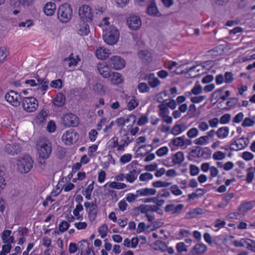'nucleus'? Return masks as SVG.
I'll return each instance as SVG.
<instances>
[{
    "mask_svg": "<svg viewBox=\"0 0 255 255\" xmlns=\"http://www.w3.org/2000/svg\"><path fill=\"white\" fill-rule=\"evenodd\" d=\"M9 54L7 47L5 46L0 47V62L3 61Z\"/></svg>",
    "mask_w": 255,
    "mask_h": 255,
    "instance_id": "obj_53",
    "label": "nucleus"
},
{
    "mask_svg": "<svg viewBox=\"0 0 255 255\" xmlns=\"http://www.w3.org/2000/svg\"><path fill=\"white\" fill-rule=\"evenodd\" d=\"M210 140L208 139V136L203 135L195 139L194 140V143L197 145H206L209 144Z\"/></svg>",
    "mask_w": 255,
    "mask_h": 255,
    "instance_id": "obj_42",
    "label": "nucleus"
},
{
    "mask_svg": "<svg viewBox=\"0 0 255 255\" xmlns=\"http://www.w3.org/2000/svg\"><path fill=\"white\" fill-rule=\"evenodd\" d=\"M106 185L108 186L110 188L116 189H123L127 186L125 183L116 181L108 182L106 183Z\"/></svg>",
    "mask_w": 255,
    "mask_h": 255,
    "instance_id": "obj_40",
    "label": "nucleus"
},
{
    "mask_svg": "<svg viewBox=\"0 0 255 255\" xmlns=\"http://www.w3.org/2000/svg\"><path fill=\"white\" fill-rule=\"evenodd\" d=\"M226 154L221 151H216L213 154V158L215 160H222L225 158Z\"/></svg>",
    "mask_w": 255,
    "mask_h": 255,
    "instance_id": "obj_58",
    "label": "nucleus"
},
{
    "mask_svg": "<svg viewBox=\"0 0 255 255\" xmlns=\"http://www.w3.org/2000/svg\"><path fill=\"white\" fill-rule=\"evenodd\" d=\"M188 71L190 73H192L193 72L199 73V74H197L193 76V77H195L199 76L200 74L204 72V68L202 66L199 65L190 67Z\"/></svg>",
    "mask_w": 255,
    "mask_h": 255,
    "instance_id": "obj_46",
    "label": "nucleus"
},
{
    "mask_svg": "<svg viewBox=\"0 0 255 255\" xmlns=\"http://www.w3.org/2000/svg\"><path fill=\"white\" fill-rule=\"evenodd\" d=\"M89 22L80 19L76 27V30L78 35L81 36H86L89 35L90 29L88 22Z\"/></svg>",
    "mask_w": 255,
    "mask_h": 255,
    "instance_id": "obj_9",
    "label": "nucleus"
},
{
    "mask_svg": "<svg viewBox=\"0 0 255 255\" xmlns=\"http://www.w3.org/2000/svg\"><path fill=\"white\" fill-rule=\"evenodd\" d=\"M37 150L38 157L45 159L49 157L51 151L52 146L48 140L40 141L37 144Z\"/></svg>",
    "mask_w": 255,
    "mask_h": 255,
    "instance_id": "obj_3",
    "label": "nucleus"
},
{
    "mask_svg": "<svg viewBox=\"0 0 255 255\" xmlns=\"http://www.w3.org/2000/svg\"><path fill=\"white\" fill-rule=\"evenodd\" d=\"M79 139L78 133L73 129H69L63 133L62 141L66 145H70L76 142Z\"/></svg>",
    "mask_w": 255,
    "mask_h": 255,
    "instance_id": "obj_7",
    "label": "nucleus"
},
{
    "mask_svg": "<svg viewBox=\"0 0 255 255\" xmlns=\"http://www.w3.org/2000/svg\"><path fill=\"white\" fill-rule=\"evenodd\" d=\"M148 116L146 115H141L137 121V125L141 126H143L148 122Z\"/></svg>",
    "mask_w": 255,
    "mask_h": 255,
    "instance_id": "obj_63",
    "label": "nucleus"
},
{
    "mask_svg": "<svg viewBox=\"0 0 255 255\" xmlns=\"http://www.w3.org/2000/svg\"><path fill=\"white\" fill-rule=\"evenodd\" d=\"M136 193L139 196H154L157 193V190L153 188H142L136 191Z\"/></svg>",
    "mask_w": 255,
    "mask_h": 255,
    "instance_id": "obj_22",
    "label": "nucleus"
},
{
    "mask_svg": "<svg viewBox=\"0 0 255 255\" xmlns=\"http://www.w3.org/2000/svg\"><path fill=\"white\" fill-rule=\"evenodd\" d=\"M122 140L123 143L121 144L118 143V145L116 147L117 150L119 152H123L125 150V148L127 146L130 142V140L127 134H125L122 136Z\"/></svg>",
    "mask_w": 255,
    "mask_h": 255,
    "instance_id": "obj_32",
    "label": "nucleus"
},
{
    "mask_svg": "<svg viewBox=\"0 0 255 255\" xmlns=\"http://www.w3.org/2000/svg\"><path fill=\"white\" fill-rule=\"evenodd\" d=\"M78 16L80 20L92 21L94 17V11L90 5L83 4L78 8Z\"/></svg>",
    "mask_w": 255,
    "mask_h": 255,
    "instance_id": "obj_5",
    "label": "nucleus"
},
{
    "mask_svg": "<svg viewBox=\"0 0 255 255\" xmlns=\"http://www.w3.org/2000/svg\"><path fill=\"white\" fill-rule=\"evenodd\" d=\"M229 128L228 127H223L218 128L216 133L219 139H224L229 135Z\"/></svg>",
    "mask_w": 255,
    "mask_h": 255,
    "instance_id": "obj_34",
    "label": "nucleus"
},
{
    "mask_svg": "<svg viewBox=\"0 0 255 255\" xmlns=\"http://www.w3.org/2000/svg\"><path fill=\"white\" fill-rule=\"evenodd\" d=\"M128 27L133 30L138 29L141 25V21L138 16L135 15H130L127 20Z\"/></svg>",
    "mask_w": 255,
    "mask_h": 255,
    "instance_id": "obj_12",
    "label": "nucleus"
},
{
    "mask_svg": "<svg viewBox=\"0 0 255 255\" xmlns=\"http://www.w3.org/2000/svg\"><path fill=\"white\" fill-rule=\"evenodd\" d=\"M137 89L139 93H144L147 92L149 90V87L147 84L144 82H141L138 84Z\"/></svg>",
    "mask_w": 255,
    "mask_h": 255,
    "instance_id": "obj_62",
    "label": "nucleus"
},
{
    "mask_svg": "<svg viewBox=\"0 0 255 255\" xmlns=\"http://www.w3.org/2000/svg\"><path fill=\"white\" fill-rule=\"evenodd\" d=\"M118 145V139L116 136L111 138L107 142V147L109 149H114Z\"/></svg>",
    "mask_w": 255,
    "mask_h": 255,
    "instance_id": "obj_52",
    "label": "nucleus"
},
{
    "mask_svg": "<svg viewBox=\"0 0 255 255\" xmlns=\"http://www.w3.org/2000/svg\"><path fill=\"white\" fill-rule=\"evenodd\" d=\"M57 14L59 20L63 23H66L72 18L73 10L70 4L64 3L58 8Z\"/></svg>",
    "mask_w": 255,
    "mask_h": 255,
    "instance_id": "obj_2",
    "label": "nucleus"
},
{
    "mask_svg": "<svg viewBox=\"0 0 255 255\" xmlns=\"http://www.w3.org/2000/svg\"><path fill=\"white\" fill-rule=\"evenodd\" d=\"M199 133L198 129L196 128H192L187 132V136L191 138L196 137Z\"/></svg>",
    "mask_w": 255,
    "mask_h": 255,
    "instance_id": "obj_64",
    "label": "nucleus"
},
{
    "mask_svg": "<svg viewBox=\"0 0 255 255\" xmlns=\"http://www.w3.org/2000/svg\"><path fill=\"white\" fill-rule=\"evenodd\" d=\"M161 226V223L158 222H151L149 225L146 226V231L148 233L153 231L157 228H159Z\"/></svg>",
    "mask_w": 255,
    "mask_h": 255,
    "instance_id": "obj_56",
    "label": "nucleus"
},
{
    "mask_svg": "<svg viewBox=\"0 0 255 255\" xmlns=\"http://www.w3.org/2000/svg\"><path fill=\"white\" fill-rule=\"evenodd\" d=\"M134 165V163L133 161H132L130 164H128L126 167L127 169H130V170L129 171V172L125 174V179L127 182L130 183H133L137 177L136 170L134 169H131Z\"/></svg>",
    "mask_w": 255,
    "mask_h": 255,
    "instance_id": "obj_15",
    "label": "nucleus"
},
{
    "mask_svg": "<svg viewBox=\"0 0 255 255\" xmlns=\"http://www.w3.org/2000/svg\"><path fill=\"white\" fill-rule=\"evenodd\" d=\"M171 185V183L158 180L154 181L152 183V185L155 188H166Z\"/></svg>",
    "mask_w": 255,
    "mask_h": 255,
    "instance_id": "obj_47",
    "label": "nucleus"
},
{
    "mask_svg": "<svg viewBox=\"0 0 255 255\" xmlns=\"http://www.w3.org/2000/svg\"><path fill=\"white\" fill-rule=\"evenodd\" d=\"M191 235L190 232L186 229H182L180 230L179 233L177 234V239L178 240H182L184 238H187Z\"/></svg>",
    "mask_w": 255,
    "mask_h": 255,
    "instance_id": "obj_55",
    "label": "nucleus"
},
{
    "mask_svg": "<svg viewBox=\"0 0 255 255\" xmlns=\"http://www.w3.org/2000/svg\"><path fill=\"white\" fill-rule=\"evenodd\" d=\"M65 97L62 93H58L53 99V105L57 107H61L65 104Z\"/></svg>",
    "mask_w": 255,
    "mask_h": 255,
    "instance_id": "obj_28",
    "label": "nucleus"
},
{
    "mask_svg": "<svg viewBox=\"0 0 255 255\" xmlns=\"http://www.w3.org/2000/svg\"><path fill=\"white\" fill-rule=\"evenodd\" d=\"M169 152V149L167 146H164L158 148L155 152L158 157H163L166 155Z\"/></svg>",
    "mask_w": 255,
    "mask_h": 255,
    "instance_id": "obj_54",
    "label": "nucleus"
},
{
    "mask_svg": "<svg viewBox=\"0 0 255 255\" xmlns=\"http://www.w3.org/2000/svg\"><path fill=\"white\" fill-rule=\"evenodd\" d=\"M21 103L23 109L28 113L35 111L38 107V103L37 99L33 97L23 98Z\"/></svg>",
    "mask_w": 255,
    "mask_h": 255,
    "instance_id": "obj_6",
    "label": "nucleus"
},
{
    "mask_svg": "<svg viewBox=\"0 0 255 255\" xmlns=\"http://www.w3.org/2000/svg\"><path fill=\"white\" fill-rule=\"evenodd\" d=\"M146 79L150 87L155 88L158 86L160 83V81L155 77L154 73H150L146 76Z\"/></svg>",
    "mask_w": 255,
    "mask_h": 255,
    "instance_id": "obj_24",
    "label": "nucleus"
},
{
    "mask_svg": "<svg viewBox=\"0 0 255 255\" xmlns=\"http://www.w3.org/2000/svg\"><path fill=\"white\" fill-rule=\"evenodd\" d=\"M84 206L88 211L90 221L91 222L94 221L97 217L98 212L97 206L95 204L91 203L89 202H86L84 203Z\"/></svg>",
    "mask_w": 255,
    "mask_h": 255,
    "instance_id": "obj_13",
    "label": "nucleus"
},
{
    "mask_svg": "<svg viewBox=\"0 0 255 255\" xmlns=\"http://www.w3.org/2000/svg\"><path fill=\"white\" fill-rule=\"evenodd\" d=\"M172 143L176 146L182 147L184 145H190L191 144V141L186 138L185 136H181L173 138Z\"/></svg>",
    "mask_w": 255,
    "mask_h": 255,
    "instance_id": "obj_21",
    "label": "nucleus"
},
{
    "mask_svg": "<svg viewBox=\"0 0 255 255\" xmlns=\"http://www.w3.org/2000/svg\"><path fill=\"white\" fill-rule=\"evenodd\" d=\"M97 67L99 73L104 78H110L111 76V70L107 63H100L98 64Z\"/></svg>",
    "mask_w": 255,
    "mask_h": 255,
    "instance_id": "obj_19",
    "label": "nucleus"
},
{
    "mask_svg": "<svg viewBox=\"0 0 255 255\" xmlns=\"http://www.w3.org/2000/svg\"><path fill=\"white\" fill-rule=\"evenodd\" d=\"M255 124V118H246L242 122V126L244 127H252Z\"/></svg>",
    "mask_w": 255,
    "mask_h": 255,
    "instance_id": "obj_51",
    "label": "nucleus"
},
{
    "mask_svg": "<svg viewBox=\"0 0 255 255\" xmlns=\"http://www.w3.org/2000/svg\"><path fill=\"white\" fill-rule=\"evenodd\" d=\"M110 64L114 69L119 70L125 67L126 61L119 56H113L110 59Z\"/></svg>",
    "mask_w": 255,
    "mask_h": 255,
    "instance_id": "obj_11",
    "label": "nucleus"
},
{
    "mask_svg": "<svg viewBox=\"0 0 255 255\" xmlns=\"http://www.w3.org/2000/svg\"><path fill=\"white\" fill-rule=\"evenodd\" d=\"M171 193L175 196H179L183 194L182 191L179 187L176 185H172L170 188Z\"/></svg>",
    "mask_w": 255,
    "mask_h": 255,
    "instance_id": "obj_50",
    "label": "nucleus"
},
{
    "mask_svg": "<svg viewBox=\"0 0 255 255\" xmlns=\"http://www.w3.org/2000/svg\"><path fill=\"white\" fill-rule=\"evenodd\" d=\"M153 178V176L151 173L149 172H145L140 174L139 176V180L141 181H148Z\"/></svg>",
    "mask_w": 255,
    "mask_h": 255,
    "instance_id": "obj_60",
    "label": "nucleus"
},
{
    "mask_svg": "<svg viewBox=\"0 0 255 255\" xmlns=\"http://www.w3.org/2000/svg\"><path fill=\"white\" fill-rule=\"evenodd\" d=\"M255 206V201L245 202L242 203L239 208L241 213H246L253 208Z\"/></svg>",
    "mask_w": 255,
    "mask_h": 255,
    "instance_id": "obj_31",
    "label": "nucleus"
},
{
    "mask_svg": "<svg viewBox=\"0 0 255 255\" xmlns=\"http://www.w3.org/2000/svg\"><path fill=\"white\" fill-rule=\"evenodd\" d=\"M138 105V102L135 97H132L128 103V109L131 111L134 109Z\"/></svg>",
    "mask_w": 255,
    "mask_h": 255,
    "instance_id": "obj_61",
    "label": "nucleus"
},
{
    "mask_svg": "<svg viewBox=\"0 0 255 255\" xmlns=\"http://www.w3.org/2000/svg\"><path fill=\"white\" fill-rule=\"evenodd\" d=\"M202 91V89L201 85L199 84L196 83L193 88L192 89L191 92H187L185 93L186 96H191V94L195 95H198L200 94Z\"/></svg>",
    "mask_w": 255,
    "mask_h": 255,
    "instance_id": "obj_43",
    "label": "nucleus"
},
{
    "mask_svg": "<svg viewBox=\"0 0 255 255\" xmlns=\"http://www.w3.org/2000/svg\"><path fill=\"white\" fill-rule=\"evenodd\" d=\"M65 61H67L69 67H74L76 66L80 59L78 55H74L73 53L71 54L69 56L65 59Z\"/></svg>",
    "mask_w": 255,
    "mask_h": 255,
    "instance_id": "obj_30",
    "label": "nucleus"
},
{
    "mask_svg": "<svg viewBox=\"0 0 255 255\" xmlns=\"http://www.w3.org/2000/svg\"><path fill=\"white\" fill-rule=\"evenodd\" d=\"M5 173L3 169H0V194L4 190L7 186V181L4 177Z\"/></svg>",
    "mask_w": 255,
    "mask_h": 255,
    "instance_id": "obj_38",
    "label": "nucleus"
},
{
    "mask_svg": "<svg viewBox=\"0 0 255 255\" xmlns=\"http://www.w3.org/2000/svg\"><path fill=\"white\" fill-rule=\"evenodd\" d=\"M207 251V247L203 244L196 245L192 249L191 253L193 255H201Z\"/></svg>",
    "mask_w": 255,
    "mask_h": 255,
    "instance_id": "obj_35",
    "label": "nucleus"
},
{
    "mask_svg": "<svg viewBox=\"0 0 255 255\" xmlns=\"http://www.w3.org/2000/svg\"><path fill=\"white\" fill-rule=\"evenodd\" d=\"M138 55L139 58L146 61L149 60L151 57V54L148 50L140 51L138 53Z\"/></svg>",
    "mask_w": 255,
    "mask_h": 255,
    "instance_id": "obj_57",
    "label": "nucleus"
},
{
    "mask_svg": "<svg viewBox=\"0 0 255 255\" xmlns=\"http://www.w3.org/2000/svg\"><path fill=\"white\" fill-rule=\"evenodd\" d=\"M186 129V127L184 125L178 124L175 125L172 129V133L174 135H178Z\"/></svg>",
    "mask_w": 255,
    "mask_h": 255,
    "instance_id": "obj_44",
    "label": "nucleus"
},
{
    "mask_svg": "<svg viewBox=\"0 0 255 255\" xmlns=\"http://www.w3.org/2000/svg\"><path fill=\"white\" fill-rule=\"evenodd\" d=\"M5 100L12 106L17 107L20 105L22 98L17 92L11 90L5 95Z\"/></svg>",
    "mask_w": 255,
    "mask_h": 255,
    "instance_id": "obj_8",
    "label": "nucleus"
},
{
    "mask_svg": "<svg viewBox=\"0 0 255 255\" xmlns=\"http://www.w3.org/2000/svg\"><path fill=\"white\" fill-rule=\"evenodd\" d=\"M111 81L114 85H118L121 83L123 81L122 75L118 72H113L111 74Z\"/></svg>",
    "mask_w": 255,
    "mask_h": 255,
    "instance_id": "obj_36",
    "label": "nucleus"
},
{
    "mask_svg": "<svg viewBox=\"0 0 255 255\" xmlns=\"http://www.w3.org/2000/svg\"><path fill=\"white\" fill-rule=\"evenodd\" d=\"M152 150L150 144H146L139 147L136 151V155L137 157H141L145 156L149 151Z\"/></svg>",
    "mask_w": 255,
    "mask_h": 255,
    "instance_id": "obj_23",
    "label": "nucleus"
},
{
    "mask_svg": "<svg viewBox=\"0 0 255 255\" xmlns=\"http://www.w3.org/2000/svg\"><path fill=\"white\" fill-rule=\"evenodd\" d=\"M21 147L19 143L16 142H12V144H7L5 147L4 150L5 152L8 154L14 155L20 152Z\"/></svg>",
    "mask_w": 255,
    "mask_h": 255,
    "instance_id": "obj_17",
    "label": "nucleus"
},
{
    "mask_svg": "<svg viewBox=\"0 0 255 255\" xmlns=\"http://www.w3.org/2000/svg\"><path fill=\"white\" fill-rule=\"evenodd\" d=\"M33 161L31 157L25 155L18 159L17 166L18 170L21 173L28 172L33 167Z\"/></svg>",
    "mask_w": 255,
    "mask_h": 255,
    "instance_id": "obj_4",
    "label": "nucleus"
},
{
    "mask_svg": "<svg viewBox=\"0 0 255 255\" xmlns=\"http://www.w3.org/2000/svg\"><path fill=\"white\" fill-rule=\"evenodd\" d=\"M94 189V182H92L91 184H90L83 193V195L85 196V198L88 200H90L91 198V195L92 191Z\"/></svg>",
    "mask_w": 255,
    "mask_h": 255,
    "instance_id": "obj_49",
    "label": "nucleus"
},
{
    "mask_svg": "<svg viewBox=\"0 0 255 255\" xmlns=\"http://www.w3.org/2000/svg\"><path fill=\"white\" fill-rule=\"evenodd\" d=\"M151 247L155 251H159L161 252L166 251V244L162 241L157 240L155 241L151 245Z\"/></svg>",
    "mask_w": 255,
    "mask_h": 255,
    "instance_id": "obj_29",
    "label": "nucleus"
},
{
    "mask_svg": "<svg viewBox=\"0 0 255 255\" xmlns=\"http://www.w3.org/2000/svg\"><path fill=\"white\" fill-rule=\"evenodd\" d=\"M11 231L10 230H4L1 235V239L3 243L6 244H11L14 242V238L13 236H11Z\"/></svg>",
    "mask_w": 255,
    "mask_h": 255,
    "instance_id": "obj_27",
    "label": "nucleus"
},
{
    "mask_svg": "<svg viewBox=\"0 0 255 255\" xmlns=\"http://www.w3.org/2000/svg\"><path fill=\"white\" fill-rule=\"evenodd\" d=\"M158 114L160 117L169 115V110L165 104H162L159 105Z\"/></svg>",
    "mask_w": 255,
    "mask_h": 255,
    "instance_id": "obj_48",
    "label": "nucleus"
},
{
    "mask_svg": "<svg viewBox=\"0 0 255 255\" xmlns=\"http://www.w3.org/2000/svg\"><path fill=\"white\" fill-rule=\"evenodd\" d=\"M95 55L98 59L104 60L110 55V50L104 47H99L95 52Z\"/></svg>",
    "mask_w": 255,
    "mask_h": 255,
    "instance_id": "obj_20",
    "label": "nucleus"
},
{
    "mask_svg": "<svg viewBox=\"0 0 255 255\" xmlns=\"http://www.w3.org/2000/svg\"><path fill=\"white\" fill-rule=\"evenodd\" d=\"M249 140L247 138L241 137L238 138L230 145V149L232 150L238 151L245 148L249 144Z\"/></svg>",
    "mask_w": 255,
    "mask_h": 255,
    "instance_id": "obj_10",
    "label": "nucleus"
},
{
    "mask_svg": "<svg viewBox=\"0 0 255 255\" xmlns=\"http://www.w3.org/2000/svg\"><path fill=\"white\" fill-rule=\"evenodd\" d=\"M84 210L83 206L81 204L77 205L73 211V214L77 220H82L83 218V211Z\"/></svg>",
    "mask_w": 255,
    "mask_h": 255,
    "instance_id": "obj_33",
    "label": "nucleus"
},
{
    "mask_svg": "<svg viewBox=\"0 0 255 255\" xmlns=\"http://www.w3.org/2000/svg\"><path fill=\"white\" fill-rule=\"evenodd\" d=\"M56 10V4L51 1L46 2L43 7V13L47 16L54 15Z\"/></svg>",
    "mask_w": 255,
    "mask_h": 255,
    "instance_id": "obj_16",
    "label": "nucleus"
},
{
    "mask_svg": "<svg viewBox=\"0 0 255 255\" xmlns=\"http://www.w3.org/2000/svg\"><path fill=\"white\" fill-rule=\"evenodd\" d=\"M255 174V167H251L247 169V176H246V181L248 183H251L254 177Z\"/></svg>",
    "mask_w": 255,
    "mask_h": 255,
    "instance_id": "obj_45",
    "label": "nucleus"
},
{
    "mask_svg": "<svg viewBox=\"0 0 255 255\" xmlns=\"http://www.w3.org/2000/svg\"><path fill=\"white\" fill-rule=\"evenodd\" d=\"M109 20V18L107 17L103 18L98 25L103 30L104 41L107 45L112 46L116 44L119 41L120 31L115 25L110 24Z\"/></svg>",
    "mask_w": 255,
    "mask_h": 255,
    "instance_id": "obj_1",
    "label": "nucleus"
},
{
    "mask_svg": "<svg viewBox=\"0 0 255 255\" xmlns=\"http://www.w3.org/2000/svg\"><path fill=\"white\" fill-rule=\"evenodd\" d=\"M79 123L78 119L74 114L69 113L65 114L62 118L63 124L67 127H75Z\"/></svg>",
    "mask_w": 255,
    "mask_h": 255,
    "instance_id": "obj_14",
    "label": "nucleus"
},
{
    "mask_svg": "<svg viewBox=\"0 0 255 255\" xmlns=\"http://www.w3.org/2000/svg\"><path fill=\"white\" fill-rule=\"evenodd\" d=\"M184 159L183 153L178 151L173 155L172 162L174 164H180L184 160Z\"/></svg>",
    "mask_w": 255,
    "mask_h": 255,
    "instance_id": "obj_37",
    "label": "nucleus"
},
{
    "mask_svg": "<svg viewBox=\"0 0 255 255\" xmlns=\"http://www.w3.org/2000/svg\"><path fill=\"white\" fill-rule=\"evenodd\" d=\"M204 213V210L200 208H196L190 210L189 212L186 213L185 218L187 219L194 218L196 217L198 215H201Z\"/></svg>",
    "mask_w": 255,
    "mask_h": 255,
    "instance_id": "obj_25",
    "label": "nucleus"
},
{
    "mask_svg": "<svg viewBox=\"0 0 255 255\" xmlns=\"http://www.w3.org/2000/svg\"><path fill=\"white\" fill-rule=\"evenodd\" d=\"M200 156L205 159H210L212 156V151L210 148L205 147L199 151Z\"/></svg>",
    "mask_w": 255,
    "mask_h": 255,
    "instance_id": "obj_39",
    "label": "nucleus"
},
{
    "mask_svg": "<svg viewBox=\"0 0 255 255\" xmlns=\"http://www.w3.org/2000/svg\"><path fill=\"white\" fill-rule=\"evenodd\" d=\"M131 121L132 124L134 125L135 122V117L134 116L130 115L127 117L119 118L117 119L114 122L118 126L123 127L126 125V124L129 122L130 123Z\"/></svg>",
    "mask_w": 255,
    "mask_h": 255,
    "instance_id": "obj_18",
    "label": "nucleus"
},
{
    "mask_svg": "<svg viewBox=\"0 0 255 255\" xmlns=\"http://www.w3.org/2000/svg\"><path fill=\"white\" fill-rule=\"evenodd\" d=\"M147 11L151 15H157L158 12L157 6L154 1H151L147 7Z\"/></svg>",
    "mask_w": 255,
    "mask_h": 255,
    "instance_id": "obj_41",
    "label": "nucleus"
},
{
    "mask_svg": "<svg viewBox=\"0 0 255 255\" xmlns=\"http://www.w3.org/2000/svg\"><path fill=\"white\" fill-rule=\"evenodd\" d=\"M108 231V226L106 224H103L98 229V232L102 238H104L107 236Z\"/></svg>",
    "mask_w": 255,
    "mask_h": 255,
    "instance_id": "obj_59",
    "label": "nucleus"
},
{
    "mask_svg": "<svg viewBox=\"0 0 255 255\" xmlns=\"http://www.w3.org/2000/svg\"><path fill=\"white\" fill-rule=\"evenodd\" d=\"M183 208L182 204H178L175 206L173 204L167 205L165 207V211L166 212H170L171 214H177L180 212Z\"/></svg>",
    "mask_w": 255,
    "mask_h": 255,
    "instance_id": "obj_26",
    "label": "nucleus"
}]
</instances>
